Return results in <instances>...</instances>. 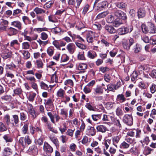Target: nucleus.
<instances>
[{"mask_svg":"<svg viewBox=\"0 0 156 156\" xmlns=\"http://www.w3.org/2000/svg\"><path fill=\"white\" fill-rule=\"evenodd\" d=\"M105 30L110 34L114 33L116 32V30L112 26L109 25H106L104 27Z\"/></svg>","mask_w":156,"mask_h":156,"instance_id":"16","label":"nucleus"},{"mask_svg":"<svg viewBox=\"0 0 156 156\" xmlns=\"http://www.w3.org/2000/svg\"><path fill=\"white\" fill-rule=\"evenodd\" d=\"M53 4V1H49L46 3L44 5V8L46 7L47 8H50L52 6Z\"/></svg>","mask_w":156,"mask_h":156,"instance_id":"61","label":"nucleus"},{"mask_svg":"<svg viewBox=\"0 0 156 156\" xmlns=\"http://www.w3.org/2000/svg\"><path fill=\"white\" fill-rule=\"evenodd\" d=\"M94 91L96 94H102L103 92V89L101 86H97L94 89Z\"/></svg>","mask_w":156,"mask_h":156,"instance_id":"33","label":"nucleus"},{"mask_svg":"<svg viewBox=\"0 0 156 156\" xmlns=\"http://www.w3.org/2000/svg\"><path fill=\"white\" fill-rule=\"evenodd\" d=\"M49 138L56 147L59 146L58 141L56 136H51L49 137Z\"/></svg>","mask_w":156,"mask_h":156,"instance_id":"23","label":"nucleus"},{"mask_svg":"<svg viewBox=\"0 0 156 156\" xmlns=\"http://www.w3.org/2000/svg\"><path fill=\"white\" fill-rule=\"evenodd\" d=\"M34 11L37 14H40L45 12V10L43 9L38 7H36L34 9Z\"/></svg>","mask_w":156,"mask_h":156,"instance_id":"32","label":"nucleus"},{"mask_svg":"<svg viewBox=\"0 0 156 156\" xmlns=\"http://www.w3.org/2000/svg\"><path fill=\"white\" fill-rule=\"evenodd\" d=\"M47 115L50 118L51 122L53 124H55V122H58L61 119L60 117L56 113L54 115L51 112H48Z\"/></svg>","mask_w":156,"mask_h":156,"instance_id":"3","label":"nucleus"},{"mask_svg":"<svg viewBox=\"0 0 156 156\" xmlns=\"http://www.w3.org/2000/svg\"><path fill=\"white\" fill-rule=\"evenodd\" d=\"M123 46L124 48L126 50H129L131 46L128 41H124L122 43Z\"/></svg>","mask_w":156,"mask_h":156,"instance_id":"54","label":"nucleus"},{"mask_svg":"<svg viewBox=\"0 0 156 156\" xmlns=\"http://www.w3.org/2000/svg\"><path fill=\"white\" fill-rule=\"evenodd\" d=\"M36 95V94L34 93H32L30 94L28 97V100L30 101L33 102L34 98Z\"/></svg>","mask_w":156,"mask_h":156,"instance_id":"55","label":"nucleus"},{"mask_svg":"<svg viewBox=\"0 0 156 156\" xmlns=\"http://www.w3.org/2000/svg\"><path fill=\"white\" fill-rule=\"evenodd\" d=\"M22 54L23 55V59L25 60H27L30 57V53L28 51H23Z\"/></svg>","mask_w":156,"mask_h":156,"instance_id":"39","label":"nucleus"},{"mask_svg":"<svg viewBox=\"0 0 156 156\" xmlns=\"http://www.w3.org/2000/svg\"><path fill=\"white\" fill-rule=\"evenodd\" d=\"M114 15L120 19L123 20L126 19L127 17L126 14L122 11L120 10H116L114 12Z\"/></svg>","mask_w":156,"mask_h":156,"instance_id":"7","label":"nucleus"},{"mask_svg":"<svg viewBox=\"0 0 156 156\" xmlns=\"http://www.w3.org/2000/svg\"><path fill=\"white\" fill-rule=\"evenodd\" d=\"M11 25L16 28L19 30H21L22 29V24L18 20L12 22L11 23Z\"/></svg>","mask_w":156,"mask_h":156,"instance_id":"13","label":"nucleus"},{"mask_svg":"<svg viewBox=\"0 0 156 156\" xmlns=\"http://www.w3.org/2000/svg\"><path fill=\"white\" fill-rule=\"evenodd\" d=\"M77 58L80 60H84L85 59L84 56V52L83 53L79 52L77 55Z\"/></svg>","mask_w":156,"mask_h":156,"instance_id":"62","label":"nucleus"},{"mask_svg":"<svg viewBox=\"0 0 156 156\" xmlns=\"http://www.w3.org/2000/svg\"><path fill=\"white\" fill-rule=\"evenodd\" d=\"M7 130L6 126L3 122H0V132L6 131Z\"/></svg>","mask_w":156,"mask_h":156,"instance_id":"30","label":"nucleus"},{"mask_svg":"<svg viewBox=\"0 0 156 156\" xmlns=\"http://www.w3.org/2000/svg\"><path fill=\"white\" fill-rule=\"evenodd\" d=\"M3 138L6 143H10L12 141L13 139L9 134H5L3 136Z\"/></svg>","mask_w":156,"mask_h":156,"instance_id":"26","label":"nucleus"},{"mask_svg":"<svg viewBox=\"0 0 156 156\" xmlns=\"http://www.w3.org/2000/svg\"><path fill=\"white\" fill-rule=\"evenodd\" d=\"M12 55V52L11 51L6 50L5 52L3 55L4 58L6 59L11 57Z\"/></svg>","mask_w":156,"mask_h":156,"instance_id":"43","label":"nucleus"},{"mask_svg":"<svg viewBox=\"0 0 156 156\" xmlns=\"http://www.w3.org/2000/svg\"><path fill=\"white\" fill-rule=\"evenodd\" d=\"M150 90L151 93H154L156 91V85L154 84H152L151 86L150 87Z\"/></svg>","mask_w":156,"mask_h":156,"instance_id":"64","label":"nucleus"},{"mask_svg":"<svg viewBox=\"0 0 156 156\" xmlns=\"http://www.w3.org/2000/svg\"><path fill=\"white\" fill-rule=\"evenodd\" d=\"M133 30V26L130 25L119 28L117 30V32L119 35H122L130 33Z\"/></svg>","mask_w":156,"mask_h":156,"instance_id":"1","label":"nucleus"},{"mask_svg":"<svg viewBox=\"0 0 156 156\" xmlns=\"http://www.w3.org/2000/svg\"><path fill=\"white\" fill-rule=\"evenodd\" d=\"M30 44L28 42H24L22 44V48L24 49H27L29 48Z\"/></svg>","mask_w":156,"mask_h":156,"instance_id":"58","label":"nucleus"},{"mask_svg":"<svg viewBox=\"0 0 156 156\" xmlns=\"http://www.w3.org/2000/svg\"><path fill=\"white\" fill-rule=\"evenodd\" d=\"M86 134L89 136H93L96 134V130L92 126H89L86 130Z\"/></svg>","mask_w":156,"mask_h":156,"instance_id":"6","label":"nucleus"},{"mask_svg":"<svg viewBox=\"0 0 156 156\" xmlns=\"http://www.w3.org/2000/svg\"><path fill=\"white\" fill-rule=\"evenodd\" d=\"M111 143V140L110 139H107L104 140L102 144L104 145L105 149L107 150L108 149Z\"/></svg>","mask_w":156,"mask_h":156,"instance_id":"25","label":"nucleus"},{"mask_svg":"<svg viewBox=\"0 0 156 156\" xmlns=\"http://www.w3.org/2000/svg\"><path fill=\"white\" fill-rule=\"evenodd\" d=\"M65 91L62 88L60 89L57 92V96L59 97L63 98L64 97Z\"/></svg>","mask_w":156,"mask_h":156,"instance_id":"34","label":"nucleus"},{"mask_svg":"<svg viewBox=\"0 0 156 156\" xmlns=\"http://www.w3.org/2000/svg\"><path fill=\"white\" fill-rule=\"evenodd\" d=\"M115 112L116 115L119 117L122 116L123 114V112L122 109L119 107L117 108Z\"/></svg>","mask_w":156,"mask_h":156,"instance_id":"38","label":"nucleus"},{"mask_svg":"<svg viewBox=\"0 0 156 156\" xmlns=\"http://www.w3.org/2000/svg\"><path fill=\"white\" fill-rule=\"evenodd\" d=\"M29 126L28 123H26L23 125L21 129V132L22 134H28V131Z\"/></svg>","mask_w":156,"mask_h":156,"instance_id":"27","label":"nucleus"},{"mask_svg":"<svg viewBox=\"0 0 156 156\" xmlns=\"http://www.w3.org/2000/svg\"><path fill=\"white\" fill-rule=\"evenodd\" d=\"M122 23L121 20L119 19H116L113 22V25L115 27H118Z\"/></svg>","mask_w":156,"mask_h":156,"instance_id":"47","label":"nucleus"},{"mask_svg":"<svg viewBox=\"0 0 156 156\" xmlns=\"http://www.w3.org/2000/svg\"><path fill=\"white\" fill-rule=\"evenodd\" d=\"M93 27L94 28H95L98 30H101L102 28L101 25L98 23H97L93 25Z\"/></svg>","mask_w":156,"mask_h":156,"instance_id":"60","label":"nucleus"},{"mask_svg":"<svg viewBox=\"0 0 156 156\" xmlns=\"http://www.w3.org/2000/svg\"><path fill=\"white\" fill-rule=\"evenodd\" d=\"M24 138L25 142V147H26L31 144L32 140L30 139L28 136H26L25 137H24Z\"/></svg>","mask_w":156,"mask_h":156,"instance_id":"36","label":"nucleus"},{"mask_svg":"<svg viewBox=\"0 0 156 156\" xmlns=\"http://www.w3.org/2000/svg\"><path fill=\"white\" fill-rule=\"evenodd\" d=\"M22 19L23 22L25 24H30L31 22L30 20L27 16H24L22 17Z\"/></svg>","mask_w":156,"mask_h":156,"instance_id":"46","label":"nucleus"},{"mask_svg":"<svg viewBox=\"0 0 156 156\" xmlns=\"http://www.w3.org/2000/svg\"><path fill=\"white\" fill-rule=\"evenodd\" d=\"M96 129L97 132H100L102 133H105L107 130V127L103 125H100L97 126Z\"/></svg>","mask_w":156,"mask_h":156,"instance_id":"18","label":"nucleus"},{"mask_svg":"<svg viewBox=\"0 0 156 156\" xmlns=\"http://www.w3.org/2000/svg\"><path fill=\"white\" fill-rule=\"evenodd\" d=\"M86 39L87 41L89 43H92L95 37V34L92 31H89L86 32Z\"/></svg>","mask_w":156,"mask_h":156,"instance_id":"5","label":"nucleus"},{"mask_svg":"<svg viewBox=\"0 0 156 156\" xmlns=\"http://www.w3.org/2000/svg\"><path fill=\"white\" fill-rule=\"evenodd\" d=\"M29 152H30L34 154H36L38 152V150L37 147L34 145L31 146L30 147L28 150Z\"/></svg>","mask_w":156,"mask_h":156,"instance_id":"28","label":"nucleus"},{"mask_svg":"<svg viewBox=\"0 0 156 156\" xmlns=\"http://www.w3.org/2000/svg\"><path fill=\"white\" fill-rule=\"evenodd\" d=\"M60 114L65 116V119H66L68 117V111L67 110L63 108L61 109Z\"/></svg>","mask_w":156,"mask_h":156,"instance_id":"53","label":"nucleus"},{"mask_svg":"<svg viewBox=\"0 0 156 156\" xmlns=\"http://www.w3.org/2000/svg\"><path fill=\"white\" fill-rule=\"evenodd\" d=\"M43 150L47 154H50L53 151L52 147L46 142H45L43 146Z\"/></svg>","mask_w":156,"mask_h":156,"instance_id":"9","label":"nucleus"},{"mask_svg":"<svg viewBox=\"0 0 156 156\" xmlns=\"http://www.w3.org/2000/svg\"><path fill=\"white\" fill-rule=\"evenodd\" d=\"M46 108L48 109V110H51L53 106V103L52 100L48 99L46 102L44 103Z\"/></svg>","mask_w":156,"mask_h":156,"instance_id":"15","label":"nucleus"},{"mask_svg":"<svg viewBox=\"0 0 156 156\" xmlns=\"http://www.w3.org/2000/svg\"><path fill=\"white\" fill-rule=\"evenodd\" d=\"M8 35L10 36L16 34L18 32L17 30L12 27H9L7 29Z\"/></svg>","mask_w":156,"mask_h":156,"instance_id":"12","label":"nucleus"},{"mask_svg":"<svg viewBox=\"0 0 156 156\" xmlns=\"http://www.w3.org/2000/svg\"><path fill=\"white\" fill-rule=\"evenodd\" d=\"M9 22L6 20L3 19H2L0 20V25L2 27H0V31H1L2 30H6V27L9 24Z\"/></svg>","mask_w":156,"mask_h":156,"instance_id":"10","label":"nucleus"},{"mask_svg":"<svg viewBox=\"0 0 156 156\" xmlns=\"http://www.w3.org/2000/svg\"><path fill=\"white\" fill-rule=\"evenodd\" d=\"M142 31L145 34L149 32L148 29L144 24H142L141 26Z\"/></svg>","mask_w":156,"mask_h":156,"instance_id":"63","label":"nucleus"},{"mask_svg":"<svg viewBox=\"0 0 156 156\" xmlns=\"http://www.w3.org/2000/svg\"><path fill=\"white\" fill-rule=\"evenodd\" d=\"M87 56L90 58L94 59L97 56V55L95 52L89 51L87 52Z\"/></svg>","mask_w":156,"mask_h":156,"instance_id":"29","label":"nucleus"},{"mask_svg":"<svg viewBox=\"0 0 156 156\" xmlns=\"http://www.w3.org/2000/svg\"><path fill=\"white\" fill-rule=\"evenodd\" d=\"M148 30L149 32L151 33H156V27H155L153 24L151 23H148Z\"/></svg>","mask_w":156,"mask_h":156,"instance_id":"19","label":"nucleus"},{"mask_svg":"<svg viewBox=\"0 0 156 156\" xmlns=\"http://www.w3.org/2000/svg\"><path fill=\"white\" fill-rule=\"evenodd\" d=\"M16 68V66L13 63L6 65L5 69H7L14 70Z\"/></svg>","mask_w":156,"mask_h":156,"instance_id":"41","label":"nucleus"},{"mask_svg":"<svg viewBox=\"0 0 156 156\" xmlns=\"http://www.w3.org/2000/svg\"><path fill=\"white\" fill-rule=\"evenodd\" d=\"M109 13V12L108 11L104 12L98 14L96 18L98 19H100L102 18H104Z\"/></svg>","mask_w":156,"mask_h":156,"instance_id":"37","label":"nucleus"},{"mask_svg":"<svg viewBox=\"0 0 156 156\" xmlns=\"http://www.w3.org/2000/svg\"><path fill=\"white\" fill-rule=\"evenodd\" d=\"M133 50L135 53H138L140 52L141 50V46L139 44H136V45L134 46Z\"/></svg>","mask_w":156,"mask_h":156,"instance_id":"35","label":"nucleus"},{"mask_svg":"<svg viewBox=\"0 0 156 156\" xmlns=\"http://www.w3.org/2000/svg\"><path fill=\"white\" fill-rule=\"evenodd\" d=\"M118 51V50L117 48H114L109 52L110 56L112 57H115L117 54Z\"/></svg>","mask_w":156,"mask_h":156,"instance_id":"51","label":"nucleus"},{"mask_svg":"<svg viewBox=\"0 0 156 156\" xmlns=\"http://www.w3.org/2000/svg\"><path fill=\"white\" fill-rule=\"evenodd\" d=\"M64 84L65 85L69 87H72L73 86V80L70 79H68L65 81Z\"/></svg>","mask_w":156,"mask_h":156,"instance_id":"44","label":"nucleus"},{"mask_svg":"<svg viewBox=\"0 0 156 156\" xmlns=\"http://www.w3.org/2000/svg\"><path fill=\"white\" fill-rule=\"evenodd\" d=\"M13 119L11 121V124L12 126H15V125L17 124L19 122V119L18 116L16 115H12Z\"/></svg>","mask_w":156,"mask_h":156,"instance_id":"20","label":"nucleus"},{"mask_svg":"<svg viewBox=\"0 0 156 156\" xmlns=\"http://www.w3.org/2000/svg\"><path fill=\"white\" fill-rule=\"evenodd\" d=\"M76 46L73 43H70L66 46V49L69 53L73 54L75 50Z\"/></svg>","mask_w":156,"mask_h":156,"instance_id":"11","label":"nucleus"},{"mask_svg":"<svg viewBox=\"0 0 156 156\" xmlns=\"http://www.w3.org/2000/svg\"><path fill=\"white\" fill-rule=\"evenodd\" d=\"M102 119L103 121L109 122H113L115 120L113 115L111 114L103 115Z\"/></svg>","mask_w":156,"mask_h":156,"instance_id":"8","label":"nucleus"},{"mask_svg":"<svg viewBox=\"0 0 156 156\" xmlns=\"http://www.w3.org/2000/svg\"><path fill=\"white\" fill-rule=\"evenodd\" d=\"M122 121L128 125L131 126L133 124V119L131 115L125 114L122 118Z\"/></svg>","mask_w":156,"mask_h":156,"instance_id":"4","label":"nucleus"},{"mask_svg":"<svg viewBox=\"0 0 156 156\" xmlns=\"http://www.w3.org/2000/svg\"><path fill=\"white\" fill-rule=\"evenodd\" d=\"M20 118L22 121L25 120L27 118V115L26 113L21 112L20 113Z\"/></svg>","mask_w":156,"mask_h":156,"instance_id":"57","label":"nucleus"},{"mask_svg":"<svg viewBox=\"0 0 156 156\" xmlns=\"http://www.w3.org/2000/svg\"><path fill=\"white\" fill-rule=\"evenodd\" d=\"M116 99L117 100L121 103L124 102L126 100V99L124 95L122 94L118 95L117 96Z\"/></svg>","mask_w":156,"mask_h":156,"instance_id":"24","label":"nucleus"},{"mask_svg":"<svg viewBox=\"0 0 156 156\" xmlns=\"http://www.w3.org/2000/svg\"><path fill=\"white\" fill-rule=\"evenodd\" d=\"M10 118V115L9 114L6 115L3 118V121L6 126H9L11 124V121Z\"/></svg>","mask_w":156,"mask_h":156,"instance_id":"22","label":"nucleus"},{"mask_svg":"<svg viewBox=\"0 0 156 156\" xmlns=\"http://www.w3.org/2000/svg\"><path fill=\"white\" fill-rule=\"evenodd\" d=\"M108 5V2L105 1L99 2L98 4L94 6L95 11H100L102 10L103 9L107 8Z\"/></svg>","mask_w":156,"mask_h":156,"instance_id":"2","label":"nucleus"},{"mask_svg":"<svg viewBox=\"0 0 156 156\" xmlns=\"http://www.w3.org/2000/svg\"><path fill=\"white\" fill-rule=\"evenodd\" d=\"M91 117L94 121H97L101 118V114L92 115Z\"/></svg>","mask_w":156,"mask_h":156,"instance_id":"52","label":"nucleus"},{"mask_svg":"<svg viewBox=\"0 0 156 156\" xmlns=\"http://www.w3.org/2000/svg\"><path fill=\"white\" fill-rule=\"evenodd\" d=\"M19 144L23 148L25 147V142L24 137H22L20 138L19 140Z\"/></svg>","mask_w":156,"mask_h":156,"instance_id":"45","label":"nucleus"},{"mask_svg":"<svg viewBox=\"0 0 156 156\" xmlns=\"http://www.w3.org/2000/svg\"><path fill=\"white\" fill-rule=\"evenodd\" d=\"M153 150L149 147L146 146L144 147L143 153L145 155H147L150 154Z\"/></svg>","mask_w":156,"mask_h":156,"instance_id":"40","label":"nucleus"},{"mask_svg":"<svg viewBox=\"0 0 156 156\" xmlns=\"http://www.w3.org/2000/svg\"><path fill=\"white\" fill-rule=\"evenodd\" d=\"M125 141H126L129 145L134 144L136 143L135 140L134 138H131L126 136Z\"/></svg>","mask_w":156,"mask_h":156,"instance_id":"31","label":"nucleus"},{"mask_svg":"<svg viewBox=\"0 0 156 156\" xmlns=\"http://www.w3.org/2000/svg\"><path fill=\"white\" fill-rule=\"evenodd\" d=\"M129 144H128L126 141H123L120 145V147L123 149H126L129 147Z\"/></svg>","mask_w":156,"mask_h":156,"instance_id":"42","label":"nucleus"},{"mask_svg":"<svg viewBox=\"0 0 156 156\" xmlns=\"http://www.w3.org/2000/svg\"><path fill=\"white\" fill-rule=\"evenodd\" d=\"M51 80L54 82L57 83L58 82V78L56 76V72L55 71V73L52 75L51 77Z\"/></svg>","mask_w":156,"mask_h":156,"instance_id":"56","label":"nucleus"},{"mask_svg":"<svg viewBox=\"0 0 156 156\" xmlns=\"http://www.w3.org/2000/svg\"><path fill=\"white\" fill-rule=\"evenodd\" d=\"M114 20V18L112 15H109L106 19V21L108 23H112Z\"/></svg>","mask_w":156,"mask_h":156,"instance_id":"50","label":"nucleus"},{"mask_svg":"<svg viewBox=\"0 0 156 156\" xmlns=\"http://www.w3.org/2000/svg\"><path fill=\"white\" fill-rule=\"evenodd\" d=\"M121 138V136L119 135L115 136L112 138V144L116 148L118 147L117 144L119 143Z\"/></svg>","mask_w":156,"mask_h":156,"instance_id":"14","label":"nucleus"},{"mask_svg":"<svg viewBox=\"0 0 156 156\" xmlns=\"http://www.w3.org/2000/svg\"><path fill=\"white\" fill-rule=\"evenodd\" d=\"M150 142V140L149 137L147 136H145L144 138L142 140L140 141V142L141 144L145 143L146 144H148Z\"/></svg>","mask_w":156,"mask_h":156,"instance_id":"48","label":"nucleus"},{"mask_svg":"<svg viewBox=\"0 0 156 156\" xmlns=\"http://www.w3.org/2000/svg\"><path fill=\"white\" fill-rule=\"evenodd\" d=\"M12 150L9 147L4 148L2 152L3 155L5 156L10 155L12 154Z\"/></svg>","mask_w":156,"mask_h":156,"instance_id":"17","label":"nucleus"},{"mask_svg":"<svg viewBox=\"0 0 156 156\" xmlns=\"http://www.w3.org/2000/svg\"><path fill=\"white\" fill-rule=\"evenodd\" d=\"M134 131H135V132H136V134L135 136V137L136 138H139L141 137L142 132L141 131L140 129H134Z\"/></svg>","mask_w":156,"mask_h":156,"instance_id":"49","label":"nucleus"},{"mask_svg":"<svg viewBox=\"0 0 156 156\" xmlns=\"http://www.w3.org/2000/svg\"><path fill=\"white\" fill-rule=\"evenodd\" d=\"M37 67L38 68H42L43 67V64L41 60H37L36 62Z\"/></svg>","mask_w":156,"mask_h":156,"instance_id":"59","label":"nucleus"},{"mask_svg":"<svg viewBox=\"0 0 156 156\" xmlns=\"http://www.w3.org/2000/svg\"><path fill=\"white\" fill-rule=\"evenodd\" d=\"M137 13L139 18H142L145 16L146 12L144 9L140 8L138 10Z\"/></svg>","mask_w":156,"mask_h":156,"instance_id":"21","label":"nucleus"}]
</instances>
